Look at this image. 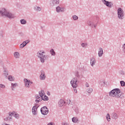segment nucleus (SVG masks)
<instances>
[{
    "instance_id": "1",
    "label": "nucleus",
    "mask_w": 125,
    "mask_h": 125,
    "mask_svg": "<svg viewBox=\"0 0 125 125\" xmlns=\"http://www.w3.org/2000/svg\"><path fill=\"white\" fill-rule=\"evenodd\" d=\"M109 95L112 97H116V98H121L122 97V93L119 89H115L112 90L110 93Z\"/></svg>"
},
{
    "instance_id": "2",
    "label": "nucleus",
    "mask_w": 125,
    "mask_h": 125,
    "mask_svg": "<svg viewBox=\"0 0 125 125\" xmlns=\"http://www.w3.org/2000/svg\"><path fill=\"white\" fill-rule=\"evenodd\" d=\"M0 13L2 15H5V16L8 17V18H14V15H13L11 13L7 12L6 10H5V9H3L2 10V11H0Z\"/></svg>"
},
{
    "instance_id": "3",
    "label": "nucleus",
    "mask_w": 125,
    "mask_h": 125,
    "mask_svg": "<svg viewBox=\"0 0 125 125\" xmlns=\"http://www.w3.org/2000/svg\"><path fill=\"white\" fill-rule=\"evenodd\" d=\"M44 53V51H40L37 54L38 57L41 59V62L42 63H43L44 62V57L45 55H43Z\"/></svg>"
},
{
    "instance_id": "4",
    "label": "nucleus",
    "mask_w": 125,
    "mask_h": 125,
    "mask_svg": "<svg viewBox=\"0 0 125 125\" xmlns=\"http://www.w3.org/2000/svg\"><path fill=\"white\" fill-rule=\"evenodd\" d=\"M118 15L119 19H123V17H124V11L121 8H119L118 9Z\"/></svg>"
},
{
    "instance_id": "5",
    "label": "nucleus",
    "mask_w": 125,
    "mask_h": 125,
    "mask_svg": "<svg viewBox=\"0 0 125 125\" xmlns=\"http://www.w3.org/2000/svg\"><path fill=\"white\" fill-rule=\"evenodd\" d=\"M41 111L42 115H47L48 114V109L47 107L43 106L41 109Z\"/></svg>"
},
{
    "instance_id": "6",
    "label": "nucleus",
    "mask_w": 125,
    "mask_h": 125,
    "mask_svg": "<svg viewBox=\"0 0 125 125\" xmlns=\"http://www.w3.org/2000/svg\"><path fill=\"white\" fill-rule=\"evenodd\" d=\"M71 84L73 87L76 88L78 86V84H77V79L74 78L71 81Z\"/></svg>"
},
{
    "instance_id": "7",
    "label": "nucleus",
    "mask_w": 125,
    "mask_h": 125,
    "mask_svg": "<svg viewBox=\"0 0 125 125\" xmlns=\"http://www.w3.org/2000/svg\"><path fill=\"white\" fill-rule=\"evenodd\" d=\"M24 82L26 87H30V85L32 84V82L27 79H24Z\"/></svg>"
},
{
    "instance_id": "8",
    "label": "nucleus",
    "mask_w": 125,
    "mask_h": 125,
    "mask_svg": "<svg viewBox=\"0 0 125 125\" xmlns=\"http://www.w3.org/2000/svg\"><path fill=\"white\" fill-rule=\"evenodd\" d=\"M9 116H14V117H16L17 119H18L19 118V114H17L15 112H10L9 113Z\"/></svg>"
},
{
    "instance_id": "9",
    "label": "nucleus",
    "mask_w": 125,
    "mask_h": 125,
    "mask_svg": "<svg viewBox=\"0 0 125 125\" xmlns=\"http://www.w3.org/2000/svg\"><path fill=\"white\" fill-rule=\"evenodd\" d=\"M103 2L104 3V4H105V5L108 7H111L112 5V4L111 3V2H109L105 0H103Z\"/></svg>"
},
{
    "instance_id": "10",
    "label": "nucleus",
    "mask_w": 125,
    "mask_h": 125,
    "mask_svg": "<svg viewBox=\"0 0 125 125\" xmlns=\"http://www.w3.org/2000/svg\"><path fill=\"white\" fill-rule=\"evenodd\" d=\"M64 104H65V102L64 101V100L61 99L58 103L59 107H62V106L64 105Z\"/></svg>"
},
{
    "instance_id": "11",
    "label": "nucleus",
    "mask_w": 125,
    "mask_h": 125,
    "mask_svg": "<svg viewBox=\"0 0 125 125\" xmlns=\"http://www.w3.org/2000/svg\"><path fill=\"white\" fill-rule=\"evenodd\" d=\"M37 109L38 108L37 107V106H33L32 108V113L33 114V115H37Z\"/></svg>"
},
{
    "instance_id": "12",
    "label": "nucleus",
    "mask_w": 125,
    "mask_h": 125,
    "mask_svg": "<svg viewBox=\"0 0 125 125\" xmlns=\"http://www.w3.org/2000/svg\"><path fill=\"white\" fill-rule=\"evenodd\" d=\"M44 79H45V74L44 71H42L40 75V79L44 80Z\"/></svg>"
},
{
    "instance_id": "13",
    "label": "nucleus",
    "mask_w": 125,
    "mask_h": 125,
    "mask_svg": "<svg viewBox=\"0 0 125 125\" xmlns=\"http://www.w3.org/2000/svg\"><path fill=\"white\" fill-rule=\"evenodd\" d=\"M103 55V49L102 48H100L99 49V52H98V55L99 57H101L102 55Z\"/></svg>"
},
{
    "instance_id": "14",
    "label": "nucleus",
    "mask_w": 125,
    "mask_h": 125,
    "mask_svg": "<svg viewBox=\"0 0 125 125\" xmlns=\"http://www.w3.org/2000/svg\"><path fill=\"white\" fill-rule=\"evenodd\" d=\"M57 12H61V11H64V9L63 8H60V7H57L56 8Z\"/></svg>"
},
{
    "instance_id": "15",
    "label": "nucleus",
    "mask_w": 125,
    "mask_h": 125,
    "mask_svg": "<svg viewBox=\"0 0 125 125\" xmlns=\"http://www.w3.org/2000/svg\"><path fill=\"white\" fill-rule=\"evenodd\" d=\"M90 64L91 66H93L95 64V59L94 58H92L91 59Z\"/></svg>"
},
{
    "instance_id": "16",
    "label": "nucleus",
    "mask_w": 125,
    "mask_h": 125,
    "mask_svg": "<svg viewBox=\"0 0 125 125\" xmlns=\"http://www.w3.org/2000/svg\"><path fill=\"white\" fill-rule=\"evenodd\" d=\"M112 119H114V120H117V119H118V118H119V117L118 116V114H117V113H113L112 114Z\"/></svg>"
},
{
    "instance_id": "17",
    "label": "nucleus",
    "mask_w": 125,
    "mask_h": 125,
    "mask_svg": "<svg viewBox=\"0 0 125 125\" xmlns=\"http://www.w3.org/2000/svg\"><path fill=\"white\" fill-rule=\"evenodd\" d=\"M41 98L42 100H44V101H46L48 100V97H47V96H45V95L43 96Z\"/></svg>"
},
{
    "instance_id": "18",
    "label": "nucleus",
    "mask_w": 125,
    "mask_h": 125,
    "mask_svg": "<svg viewBox=\"0 0 125 125\" xmlns=\"http://www.w3.org/2000/svg\"><path fill=\"white\" fill-rule=\"evenodd\" d=\"M26 44H27V43L25 42H23V43L20 45V48H23V47H24Z\"/></svg>"
},
{
    "instance_id": "19",
    "label": "nucleus",
    "mask_w": 125,
    "mask_h": 125,
    "mask_svg": "<svg viewBox=\"0 0 125 125\" xmlns=\"http://www.w3.org/2000/svg\"><path fill=\"white\" fill-rule=\"evenodd\" d=\"M39 94L41 98H42V96H44L45 95L44 92L43 91H41L39 92Z\"/></svg>"
},
{
    "instance_id": "20",
    "label": "nucleus",
    "mask_w": 125,
    "mask_h": 125,
    "mask_svg": "<svg viewBox=\"0 0 125 125\" xmlns=\"http://www.w3.org/2000/svg\"><path fill=\"white\" fill-rule=\"evenodd\" d=\"M106 118L107 120V122H110V121H111V118L110 117V115L109 114L106 115Z\"/></svg>"
},
{
    "instance_id": "21",
    "label": "nucleus",
    "mask_w": 125,
    "mask_h": 125,
    "mask_svg": "<svg viewBox=\"0 0 125 125\" xmlns=\"http://www.w3.org/2000/svg\"><path fill=\"white\" fill-rule=\"evenodd\" d=\"M53 4H58L59 3V0H53Z\"/></svg>"
},
{
    "instance_id": "22",
    "label": "nucleus",
    "mask_w": 125,
    "mask_h": 125,
    "mask_svg": "<svg viewBox=\"0 0 125 125\" xmlns=\"http://www.w3.org/2000/svg\"><path fill=\"white\" fill-rule=\"evenodd\" d=\"M19 53L16 52L14 53V57H15V58H19Z\"/></svg>"
},
{
    "instance_id": "23",
    "label": "nucleus",
    "mask_w": 125,
    "mask_h": 125,
    "mask_svg": "<svg viewBox=\"0 0 125 125\" xmlns=\"http://www.w3.org/2000/svg\"><path fill=\"white\" fill-rule=\"evenodd\" d=\"M8 80L9 81H10L11 82H12V81H14V78L12 77V76H9L8 77Z\"/></svg>"
},
{
    "instance_id": "24",
    "label": "nucleus",
    "mask_w": 125,
    "mask_h": 125,
    "mask_svg": "<svg viewBox=\"0 0 125 125\" xmlns=\"http://www.w3.org/2000/svg\"><path fill=\"white\" fill-rule=\"evenodd\" d=\"M17 86V83H12V89L13 90V88L14 87H16Z\"/></svg>"
},
{
    "instance_id": "25",
    "label": "nucleus",
    "mask_w": 125,
    "mask_h": 125,
    "mask_svg": "<svg viewBox=\"0 0 125 125\" xmlns=\"http://www.w3.org/2000/svg\"><path fill=\"white\" fill-rule=\"evenodd\" d=\"M72 122L73 123H77L78 122V119L76 118H72Z\"/></svg>"
},
{
    "instance_id": "26",
    "label": "nucleus",
    "mask_w": 125,
    "mask_h": 125,
    "mask_svg": "<svg viewBox=\"0 0 125 125\" xmlns=\"http://www.w3.org/2000/svg\"><path fill=\"white\" fill-rule=\"evenodd\" d=\"M50 53L52 55H55V52H54L53 49H51L50 50Z\"/></svg>"
},
{
    "instance_id": "27",
    "label": "nucleus",
    "mask_w": 125,
    "mask_h": 125,
    "mask_svg": "<svg viewBox=\"0 0 125 125\" xmlns=\"http://www.w3.org/2000/svg\"><path fill=\"white\" fill-rule=\"evenodd\" d=\"M92 88H88L87 89V91L88 93H91L92 92Z\"/></svg>"
},
{
    "instance_id": "28",
    "label": "nucleus",
    "mask_w": 125,
    "mask_h": 125,
    "mask_svg": "<svg viewBox=\"0 0 125 125\" xmlns=\"http://www.w3.org/2000/svg\"><path fill=\"white\" fill-rule=\"evenodd\" d=\"M38 99H37L35 100V102H36V103H39V102H40V101H42V100L41 99V98H37Z\"/></svg>"
},
{
    "instance_id": "29",
    "label": "nucleus",
    "mask_w": 125,
    "mask_h": 125,
    "mask_svg": "<svg viewBox=\"0 0 125 125\" xmlns=\"http://www.w3.org/2000/svg\"><path fill=\"white\" fill-rule=\"evenodd\" d=\"M21 24H26V21L25 20H21Z\"/></svg>"
},
{
    "instance_id": "30",
    "label": "nucleus",
    "mask_w": 125,
    "mask_h": 125,
    "mask_svg": "<svg viewBox=\"0 0 125 125\" xmlns=\"http://www.w3.org/2000/svg\"><path fill=\"white\" fill-rule=\"evenodd\" d=\"M120 83H121V86H125V83L124 82V81H121Z\"/></svg>"
},
{
    "instance_id": "31",
    "label": "nucleus",
    "mask_w": 125,
    "mask_h": 125,
    "mask_svg": "<svg viewBox=\"0 0 125 125\" xmlns=\"http://www.w3.org/2000/svg\"><path fill=\"white\" fill-rule=\"evenodd\" d=\"M73 18L74 20H77L78 18H79L77 16H74L73 17Z\"/></svg>"
},
{
    "instance_id": "32",
    "label": "nucleus",
    "mask_w": 125,
    "mask_h": 125,
    "mask_svg": "<svg viewBox=\"0 0 125 125\" xmlns=\"http://www.w3.org/2000/svg\"><path fill=\"white\" fill-rule=\"evenodd\" d=\"M4 76H5V77H7V76H8V73H7V72L5 71L4 73Z\"/></svg>"
},
{
    "instance_id": "33",
    "label": "nucleus",
    "mask_w": 125,
    "mask_h": 125,
    "mask_svg": "<svg viewBox=\"0 0 125 125\" xmlns=\"http://www.w3.org/2000/svg\"><path fill=\"white\" fill-rule=\"evenodd\" d=\"M0 87H1L2 88H4L5 86H4V85L0 84Z\"/></svg>"
},
{
    "instance_id": "34",
    "label": "nucleus",
    "mask_w": 125,
    "mask_h": 125,
    "mask_svg": "<svg viewBox=\"0 0 125 125\" xmlns=\"http://www.w3.org/2000/svg\"><path fill=\"white\" fill-rule=\"evenodd\" d=\"M81 45L82 46H83V47H84V46H85V45H87L85 43H82Z\"/></svg>"
},
{
    "instance_id": "35",
    "label": "nucleus",
    "mask_w": 125,
    "mask_h": 125,
    "mask_svg": "<svg viewBox=\"0 0 125 125\" xmlns=\"http://www.w3.org/2000/svg\"><path fill=\"white\" fill-rule=\"evenodd\" d=\"M37 11H41V8L37 7Z\"/></svg>"
},
{
    "instance_id": "36",
    "label": "nucleus",
    "mask_w": 125,
    "mask_h": 125,
    "mask_svg": "<svg viewBox=\"0 0 125 125\" xmlns=\"http://www.w3.org/2000/svg\"><path fill=\"white\" fill-rule=\"evenodd\" d=\"M24 42H26V44H27V43H29L30 41H29V40H27V41H24Z\"/></svg>"
},
{
    "instance_id": "37",
    "label": "nucleus",
    "mask_w": 125,
    "mask_h": 125,
    "mask_svg": "<svg viewBox=\"0 0 125 125\" xmlns=\"http://www.w3.org/2000/svg\"><path fill=\"white\" fill-rule=\"evenodd\" d=\"M62 125H68V124H67L66 123H63L62 124Z\"/></svg>"
},
{
    "instance_id": "38",
    "label": "nucleus",
    "mask_w": 125,
    "mask_h": 125,
    "mask_svg": "<svg viewBox=\"0 0 125 125\" xmlns=\"http://www.w3.org/2000/svg\"><path fill=\"white\" fill-rule=\"evenodd\" d=\"M74 90L75 93H77L78 92V91L77 90V89H75Z\"/></svg>"
},
{
    "instance_id": "39",
    "label": "nucleus",
    "mask_w": 125,
    "mask_h": 125,
    "mask_svg": "<svg viewBox=\"0 0 125 125\" xmlns=\"http://www.w3.org/2000/svg\"><path fill=\"white\" fill-rule=\"evenodd\" d=\"M38 98H41V97H39V96H36V99H38Z\"/></svg>"
},
{
    "instance_id": "40",
    "label": "nucleus",
    "mask_w": 125,
    "mask_h": 125,
    "mask_svg": "<svg viewBox=\"0 0 125 125\" xmlns=\"http://www.w3.org/2000/svg\"><path fill=\"white\" fill-rule=\"evenodd\" d=\"M123 49L125 50V44H123Z\"/></svg>"
},
{
    "instance_id": "41",
    "label": "nucleus",
    "mask_w": 125,
    "mask_h": 125,
    "mask_svg": "<svg viewBox=\"0 0 125 125\" xmlns=\"http://www.w3.org/2000/svg\"><path fill=\"white\" fill-rule=\"evenodd\" d=\"M86 87H88V83L86 84Z\"/></svg>"
},
{
    "instance_id": "42",
    "label": "nucleus",
    "mask_w": 125,
    "mask_h": 125,
    "mask_svg": "<svg viewBox=\"0 0 125 125\" xmlns=\"http://www.w3.org/2000/svg\"><path fill=\"white\" fill-rule=\"evenodd\" d=\"M47 125H52V123H49Z\"/></svg>"
},
{
    "instance_id": "43",
    "label": "nucleus",
    "mask_w": 125,
    "mask_h": 125,
    "mask_svg": "<svg viewBox=\"0 0 125 125\" xmlns=\"http://www.w3.org/2000/svg\"><path fill=\"white\" fill-rule=\"evenodd\" d=\"M48 95H50V93H48Z\"/></svg>"
},
{
    "instance_id": "44",
    "label": "nucleus",
    "mask_w": 125,
    "mask_h": 125,
    "mask_svg": "<svg viewBox=\"0 0 125 125\" xmlns=\"http://www.w3.org/2000/svg\"><path fill=\"white\" fill-rule=\"evenodd\" d=\"M95 27H96V25H94V27L95 28Z\"/></svg>"
}]
</instances>
